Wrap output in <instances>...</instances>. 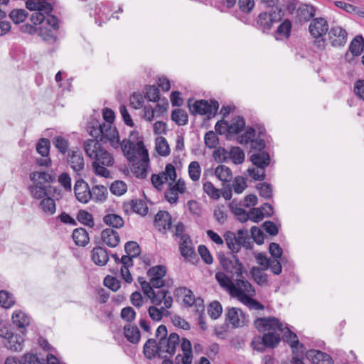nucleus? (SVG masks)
I'll use <instances>...</instances> for the list:
<instances>
[{
  "label": "nucleus",
  "mask_w": 364,
  "mask_h": 364,
  "mask_svg": "<svg viewBox=\"0 0 364 364\" xmlns=\"http://www.w3.org/2000/svg\"><path fill=\"white\" fill-rule=\"evenodd\" d=\"M53 0H28L26 8L36 12L31 15V21L40 26L37 28L38 35L45 41L54 38V31L58 28V18L50 15L53 11Z\"/></svg>",
  "instance_id": "1"
},
{
  "label": "nucleus",
  "mask_w": 364,
  "mask_h": 364,
  "mask_svg": "<svg viewBox=\"0 0 364 364\" xmlns=\"http://www.w3.org/2000/svg\"><path fill=\"white\" fill-rule=\"evenodd\" d=\"M167 334V328L164 325H160L156 331L155 337L158 341L159 357L171 358L181 343L183 354L181 358L182 363L191 364L193 355L191 342L186 338L181 341L179 336L176 333H172L168 336Z\"/></svg>",
  "instance_id": "2"
},
{
  "label": "nucleus",
  "mask_w": 364,
  "mask_h": 364,
  "mask_svg": "<svg viewBox=\"0 0 364 364\" xmlns=\"http://www.w3.org/2000/svg\"><path fill=\"white\" fill-rule=\"evenodd\" d=\"M83 149L86 155L93 160L92 167L97 176L104 178L110 176V171L107 167L112 166L114 159L111 153L104 149L99 141L87 139L84 141Z\"/></svg>",
  "instance_id": "3"
},
{
  "label": "nucleus",
  "mask_w": 364,
  "mask_h": 364,
  "mask_svg": "<svg viewBox=\"0 0 364 364\" xmlns=\"http://www.w3.org/2000/svg\"><path fill=\"white\" fill-rule=\"evenodd\" d=\"M237 277L230 295L237 298L250 309L263 310L264 306L252 299L255 295V290L252 285L243 276Z\"/></svg>",
  "instance_id": "4"
},
{
  "label": "nucleus",
  "mask_w": 364,
  "mask_h": 364,
  "mask_svg": "<svg viewBox=\"0 0 364 364\" xmlns=\"http://www.w3.org/2000/svg\"><path fill=\"white\" fill-rule=\"evenodd\" d=\"M88 132L94 139L109 143L110 146L117 149L120 146L119 136L117 129L112 124L95 122L88 127Z\"/></svg>",
  "instance_id": "5"
},
{
  "label": "nucleus",
  "mask_w": 364,
  "mask_h": 364,
  "mask_svg": "<svg viewBox=\"0 0 364 364\" xmlns=\"http://www.w3.org/2000/svg\"><path fill=\"white\" fill-rule=\"evenodd\" d=\"M136 135V133H132L129 139H124L120 141L119 148H121L124 156L130 162H135L138 158L141 157L142 151H148L142 141H134Z\"/></svg>",
  "instance_id": "6"
},
{
  "label": "nucleus",
  "mask_w": 364,
  "mask_h": 364,
  "mask_svg": "<svg viewBox=\"0 0 364 364\" xmlns=\"http://www.w3.org/2000/svg\"><path fill=\"white\" fill-rule=\"evenodd\" d=\"M255 328L264 334H272L278 337V344L280 343V333L284 329V323L274 316L257 318L255 322Z\"/></svg>",
  "instance_id": "7"
},
{
  "label": "nucleus",
  "mask_w": 364,
  "mask_h": 364,
  "mask_svg": "<svg viewBox=\"0 0 364 364\" xmlns=\"http://www.w3.org/2000/svg\"><path fill=\"white\" fill-rule=\"evenodd\" d=\"M141 287L153 304L161 305L163 303L167 308L172 306L173 298L168 291L161 290L156 293L153 289L152 285L146 281H143L141 283Z\"/></svg>",
  "instance_id": "8"
},
{
  "label": "nucleus",
  "mask_w": 364,
  "mask_h": 364,
  "mask_svg": "<svg viewBox=\"0 0 364 364\" xmlns=\"http://www.w3.org/2000/svg\"><path fill=\"white\" fill-rule=\"evenodd\" d=\"M245 127L242 117L237 116L231 120H222L215 124V130L220 134L227 133L228 135H235L242 132Z\"/></svg>",
  "instance_id": "9"
},
{
  "label": "nucleus",
  "mask_w": 364,
  "mask_h": 364,
  "mask_svg": "<svg viewBox=\"0 0 364 364\" xmlns=\"http://www.w3.org/2000/svg\"><path fill=\"white\" fill-rule=\"evenodd\" d=\"M246 234L247 232L242 230H238L237 236L232 232H226L225 241L228 247L233 252H238L242 245L247 249L251 248L252 244Z\"/></svg>",
  "instance_id": "10"
},
{
  "label": "nucleus",
  "mask_w": 364,
  "mask_h": 364,
  "mask_svg": "<svg viewBox=\"0 0 364 364\" xmlns=\"http://www.w3.org/2000/svg\"><path fill=\"white\" fill-rule=\"evenodd\" d=\"M188 105L192 114H205L208 117L214 116L219 107V105L216 101H210V102H208L205 100H197L193 102H192V100H189L188 101Z\"/></svg>",
  "instance_id": "11"
},
{
  "label": "nucleus",
  "mask_w": 364,
  "mask_h": 364,
  "mask_svg": "<svg viewBox=\"0 0 364 364\" xmlns=\"http://www.w3.org/2000/svg\"><path fill=\"white\" fill-rule=\"evenodd\" d=\"M309 29L311 35L313 37L318 39L317 41H316L318 47L323 48L324 41L323 40L322 37L328 30V24L327 21L323 18H314L309 24Z\"/></svg>",
  "instance_id": "12"
},
{
  "label": "nucleus",
  "mask_w": 364,
  "mask_h": 364,
  "mask_svg": "<svg viewBox=\"0 0 364 364\" xmlns=\"http://www.w3.org/2000/svg\"><path fill=\"white\" fill-rule=\"evenodd\" d=\"M282 18L281 10L275 8L270 12H263L258 16L257 24L263 31H267L272 28L274 23L279 22Z\"/></svg>",
  "instance_id": "13"
},
{
  "label": "nucleus",
  "mask_w": 364,
  "mask_h": 364,
  "mask_svg": "<svg viewBox=\"0 0 364 364\" xmlns=\"http://www.w3.org/2000/svg\"><path fill=\"white\" fill-rule=\"evenodd\" d=\"M278 346V337L272 334H264L262 336H255L251 346L259 352L264 351L266 348H274Z\"/></svg>",
  "instance_id": "14"
},
{
  "label": "nucleus",
  "mask_w": 364,
  "mask_h": 364,
  "mask_svg": "<svg viewBox=\"0 0 364 364\" xmlns=\"http://www.w3.org/2000/svg\"><path fill=\"white\" fill-rule=\"evenodd\" d=\"M186 191V182L183 179L179 178L175 182L168 183V188L165 192V198L168 203L174 204L177 203L179 194H183Z\"/></svg>",
  "instance_id": "15"
},
{
  "label": "nucleus",
  "mask_w": 364,
  "mask_h": 364,
  "mask_svg": "<svg viewBox=\"0 0 364 364\" xmlns=\"http://www.w3.org/2000/svg\"><path fill=\"white\" fill-rule=\"evenodd\" d=\"M220 264L225 271L237 277H242L243 273L246 272L242 264L235 255L220 258Z\"/></svg>",
  "instance_id": "16"
},
{
  "label": "nucleus",
  "mask_w": 364,
  "mask_h": 364,
  "mask_svg": "<svg viewBox=\"0 0 364 364\" xmlns=\"http://www.w3.org/2000/svg\"><path fill=\"white\" fill-rule=\"evenodd\" d=\"M50 141L43 138L36 144V151L41 155V158H36V163L41 166H50L51 160L49 157Z\"/></svg>",
  "instance_id": "17"
},
{
  "label": "nucleus",
  "mask_w": 364,
  "mask_h": 364,
  "mask_svg": "<svg viewBox=\"0 0 364 364\" xmlns=\"http://www.w3.org/2000/svg\"><path fill=\"white\" fill-rule=\"evenodd\" d=\"M91 189L82 179L77 180L74 186L76 199L82 203H87L92 199Z\"/></svg>",
  "instance_id": "18"
},
{
  "label": "nucleus",
  "mask_w": 364,
  "mask_h": 364,
  "mask_svg": "<svg viewBox=\"0 0 364 364\" xmlns=\"http://www.w3.org/2000/svg\"><path fill=\"white\" fill-rule=\"evenodd\" d=\"M137 159L139 161L133 164V173L137 178H144L147 176L149 167L148 151H142V156Z\"/></svg>",
  "instance_id": "19"
},
{
  "label": "nucleus",
  "mask_w": 364,
  "mask_h": 364,
  "mask_svg": "<svg viewBox=\"0 0 364 364\" xmlns=\"http://www.w3.org/2000/svg\"><path fill=\"white\" fill-rule=\"evenodd\" d=\"M227 319L234 327H242L247 323V318L243 311L235 307L230 308L227 312Z\"/></svg>",
  "instance_id": "20"
},
{
  "label": "nucleus",
  "mask_w": 364,
  "mask_h": 364,
  "mask_svg": "<svg viewBox=\"0 0 364 364\" xmlns=\"http://www.w3.org/2000/svg\"><path fill=\"white\" fill-rule=\"evenodd\" d=\"M329 39L333 46H343L347 41V33L339 26H333L329 31Z\"/></svg>",
  "instance_id": "21"
},
{
  "label": "nucleus",
  "mask_w": 364,
  "mask_h": 364,
  "mask_svg": "<svg viewBox=\"0 0 364 364\" xmlns=\"http://www.w3.org/2000/svg\"><path fill=\"white\" fill-rule=\"evenodd\" d=\"M306 356L313 364H333L331 357L320 350H310L306 352Z\"/></svg>",
  "instance_id": "22"
},
{
  "label": "nucleus",
  "mask_w": 364,
  "mask_h": 364,
  "mask_svg": "<svg viewBox=\"0 0 364 364\" xmlns=\"http://www.w3.org/2000/svg\"><path fill=\"white\" fill-rule=\"evenodd\" d=\"M179 249L181 255L186 259L191 260L196 256L192 241L188 235H183L179 241Z\"/></svg>",
  "instance_id": "23"
},
{
  "label": "nucleus",
  "mask_w": 364,
  "mask_h": 364,
  "mask_svg": "<svg viewBox=\"0 0 364 364\" xmlns=\"http://www.w3.org/2000/svg\"><path fill=\"white\" fill-rule=\"evenodd\" d=\"M154 224L159 231H166L171 227V218L166 211H159L155 216Z\"/></svg>",
  "instance_id": "24"
},
{
  "label": "nucleus",
  "mask_w": 364,
  "mask_h": 364,
  "mask_svg": "<svg viewBox=\"0 0 364 364\" xmlns=\"http://www.w3.org/2000/svg\"><path fill=\"white\" fill-rule=\"evenodd\" d=\"M101 238L103 243L109 247H115L120 241L118 232L110 228H107L101 232Z\"/></svg>",
  "instance_id": "25"
},
{
  "label": "nucleus",
  "mask_w": 364,
  "mask_h": 364,
  "mask_svg": "<svg viewBox=\"0 0 364 364\" xmlns=\"http://www.w3.org/2000/svg\"><path fill=\"white\" fill-rule=\"evenodd\" d=\"M32 184L46 186L55 180V178L50 173L45 171H34L30 174Z\"/></svg>",
  "instance_id": "26"
},
{
  "label": "nucleus",
  "mask_w": 364,
  "mask_h": 364,
  "mask_svg": "<svg viewBox=\"0 0 364 364\" xmlns=\"http://www.w3.org/2000/svg\"><path fill=\"white\" fill-rule=\"evenodd\" d=\"M5 337L6 338L5 346L8 349L12 351H21L23 349V339L21 336L13 335L6 331Z\"/></svg>",
  "instance_id": "27"
},
{
  "label": "nucleus",
  "mask_w": 364,
  "mask_h": 364,
  "mask_svg": "<svg viewBox=\"0 0 364 364\" xmlns=\"http://www.w3.org/2000/svg\"><path fill=\"white\" fill-rule=\"evenodd\" d=\"M68 161L72 169L75 172L80 171L84 168V158L79 151H72L68 155Z\"/></svg>",
  "instance_id": "28"
},
{
  "label": "nucleus",
  "mask_w": 364,
  "mask_h": 364,
  "mask_svg": "<svg viewBox=\"0 0 364 364\" xmlns=\"http://www.w3.org/2000/svg\"><path fill=\"white\" fill-rule=\"evenodd\" d=\"M160 305H153L149 306L148 309V313L150 318L154 321H160L164 316H168L169 315V312L167 308L164 304V306L159 308Z\"/></svg>",
  "instance_id": "29"
},
{
  "label": "nucleus",
  "mask_w": 364,
  "mask_h": 364,
  "mask_svg": "<svg viewBox=\"0 0 364 364\" xmlns=\"http://www.w3.org/2000/svg\"><path fill=\"white\" fill-rule=\"evenodd\" d=\"M92 259L97 265H105L109 259L107 250L101 247H95L92 251Z\"/></svg>",
  "instance_id": "30"
},
{
  "label": "nucleus",
  "mask_w": 364,
  "mask_h": 364,
  "mask_svg": "<svg viewBox=\"0 0 364 364\" xmlns=\"http://www.w3.org/2000/svg\"><path fill=\"white\" fill-rule=\"evenodd\" d=\"M73 238L75 244L78 246H85L88 244L90 238L88 233L84 228H76L73 232Z\"/></svg>",
  "instance_id": "31"
},
{
  "label": "nucleus",
  "mask_w": 364,
  "mask_h": 364,
  "mask_svg": "<svg viewBox=\"0 0 364 364\" xmlns=\"http://www.w3.org/2000/svg\"><path fill=\"white\" fill-rule=\"evenodd\" d=\"M214 174L222 182H229L232 178L230 168L225 165H219L214 170Z\"/></svg>",
  "instance_id": "32"
},
{
  "label": "nucleus",
  "mask_w": 364,
  "mask_h": 364,
  "mask_svg": "<svg viewBox=\"0 0 364 364\" xmlns=\"http://www.w3.org/2000/svg\"><path fill=\"white\" fill-rule=\"evenodd\" d=\"M251 161L258 168H264L269 165L270 158L267 153L262 151L252 154Z\"/></svg>",
  "instance_id": "33"
},
{
  "label": "nucleus",
  "mask_w": 364,
  "mask_h": 364,
  "mask_svg": "<svg viewBox=\"0 0 364 364\" xmlns=\"http://www.w3.org/2000/svg\"><path fill=\"white\" fill-rule=\"evenodd\" d=\"M159 174L161 180H163L164 183H167L168 186L171 182H175L177 178L175 166L171 164H167L164 171Z\"/></svg>",
  "instance_id": "34"
},
{
  "label": "nucleus",
  "mask_w": 364,
  "mask_h": 364,
  "mask_svg": "<svg viewBox=\"0 0 364 364\" xmlns=\"http://www.w3.org/2000/svg\"><path fill=\"white\" fill-rule=\"evenodd\" d=\"M144 353L149 359L159 356L158 341L154 339H149L144 346Z\"/></svg>",
  "instance_id": "35"
},
{
  "label": "nucleus",
  "mask_w": 364,
  "mask_h": 364,
  "mask_svg": "<svg viewBox=\"0 0 364 364\" xmlns=\"http://www.w3.org/2000/svg\"><path fill=\"white\" fill-rule=\"evenodd\" d=\"M103 222L108 226L114 228H121L124 226L123 218L117 214L110 213L104 216Z\"/></svg>",
  "instance_id": "36"
},
{
  "label": "nucleus",
  "mask_w": 364,
  "mask_h": 364,
  "mask_svg": "<svg viewBox=\"0 0 364 364\" xmlns=\"http://www.w3.org/2000/svg\"><path fill=\"white\" fill-rule=\"evenodd\" d=\"M124 334L127 339L132 343H137L141 338L140 331L135 326H124Z\"/></svg>",
  "instance_id": "37"
},
{
  "label": "nucleus",
  "mask_w": 364,
  "mask_h": 364,
  "mask_svg": "<svg viewBox=\"0 0 364 364\" xmlns=\"http://www.w3.org/2000/svg\"><path fill=\"white\" fill-rule=\"evenodd\" d=\"M264 270L259 267H253L250 269V274L253 280L259 285L263 286L268 284L267 274L264 272Z\"/></svg>",
  "instance_id": "38"
},
{
  "label": "nucleus",
  "mask_w": 364,
  "mask_h": 364,
  "mask_svg": "<svg viewBox=\"0 0 364 364\" xmlns=\"http://www.w3.org/2000/svg\"><path fill=\"white\" fill-rule=\"evenodd\" d=\"M291 23L289 20H284L277 28L275 38L277 40L287 38L291 33Z\"/></svg>",
  "instance_id": "39"
},
{
  "label": "nucleus",
  "mask_w": 364,
  "mask_h": 364,
  "mask_svg": "<svg viewBox=\"0 0 364 364\" xmlns=\"http://www.w3.org/2000/svg\"><path fill=\"white\" fill-rule=\"evenodd\" d=\"M90 193L94 200L100 202L105 200L108 193L107 187L103 185L92 186Z\"/></svg>",
  "instance_id": "40"
},
{
  "label": "nucleus",
  "mask_w": 364,
  "mask_h": 364,
  "mask_svg": "<svg viewBox=\"0 0 364 364\" xmlns=\"http://www.w3.org/2000/svg\"><path fill=\"white\" fill-rule=\"evenodd\" d=\"M176 294L177 295H183V302L188 306H193L196 301H202L199 299L196 301L192 291L185 287H179L176 289Z\"/></svg>",
  "instance_id": "41"
},
{
  "label": "nucleus",
  "mask_w": 364,
  "mask_h": 364,
  "mask_svg": "<svg viewBox=\"0 0 364 364\" xmlns=\"http://www.w3.org/2000/svg\"><path fill=\"white\" fill-rule=\"evenodd\" d=\"M12 321L18 328H25L28 326L30 320L25 313L16 311L12 315Z\"/></svg>",
  "instance_id": "42"
},
{
  "label": "nucleus",
  "mask_w": 364,
  "mask_h": 364,
  "mask_svg": "<svg viewBox=\"0 0 364 364\" xmlns=\"http://www.w3.org/2000/svg\"><path fill=\"white\" fill-rule=\"evenodd\" d=\"M364 50V41L362 36H356L349 46V50L355 56L360 55Z\"/></svg>",
  "instance_id": "43"
},
{
  "label": "nucleus",
  "mask_w": 364,
  "mask_h": 364,
  "mask_svg": "<svg viewBox=\"0 0 364 364\" xmlns=\"http://www.w3.org/2000/svg\"><path fill=\"white\" fill-rule=\"evenodd\" d=\"M215 279L220 285L225 288L230 294H231L234 283L232 280L224 273V272H217L215 274Z\"/></svg>",
  "instance_id": "44"
},
{
  "label": "nucleus",
  "mask_w": 364,
  "mask_h": 364,
  "mask_svg": "<svg viewBox=\"0 0 364 364\" xmlns=\"http://www.w3.org/2000/svg\"><path fill=\"white\" fill-rule=\"evenodd\" d=\"M188 173L189 178L193 182L198 181L201 176V168L199 163L196 161L191 162L188 167Z\"/></svg>",
  "instance_id": "45"
},
{
  "label": "nucleus",
  "mask_w": 364,
  "mask_h": 364,
  "mask_svg": "<svg viewBox=\"0 0 364 364\" xmlns=\"http://www.w3.org/2000/svg\"><path fill=\"white\" fill-rule=\"evenodd\" d=\"M155 149L159 154L166 156L170 154V148L166 139L162 136L156 139Z\"/></svg>",
  "instance_id": "46"
},
{
  "label": "nucleus",
  "mask_w": 364,
  "mask_h": 364,
  "mask_svg": "<svg viewBox=\"0 0 364 364\" xmlns=\"http://www.w3.org/2000/svg\"><path fill=\"white\" fill-rule=\"evenodd\" d=\"M39 206L41 210L48 215L54 214L56 210L55 201L50 197H46L42 199L40 202Z\"/></svg>",
  "instance_id": "47"
},
{
  "label": "nucleus",
  "mask_w": 364,
  "mask_h": 364,
  "mask_svg": "<svg viewBox=\"0 0 364 364\" xmlns=\"http://www.w3.org/2000/svg\"><path fill=\"white\" fill-rule=\"evenodd\" d=\"M171 119L178 125H185L188 122V114L185 110L175 109L172 111Z\"/></svg>",
  "instance_id": "48"
},
{
  "label": "nucleus",
  "mask_w": 364,
  "mask_h": 364,
  "mask_svg": "<svg viewBox=\"0 0 364 364\" xmlns=\"http://www.w3.org/2000/svg\"><path fill=\"white\" fill-rule=\"evenodd\" d=\"M298 16L301 21H308L315 15L313 6L303 4L298 9Z\"/></svg>",
  "instance_id": "49"
},
{
  "label": "nucleus",
  "mask_w": 364,
  "mask_h": 364,
  "mask_svg": "<svg viewBox=\"0 0 364 364\" xmlns=\"http://www.w3.org/2000/svg\"><path fill=\"white\" fill-rule=\"evenodd\" d=\"M228 156L235 164H242L245 160V154L240 147H232L228 151Z\"/></svg>",
  "instance_id": "50"
},
{
  "label": "nucleus",
  "mask_w": 364,
  "mask_h": 364,
  "mask_svg": "<svg viewBox=\"0 0 364 364\" xmlns=\"http://www.w3.org/2000/svg\"><path fill=\"white\" fill-rule=\"evenodd\" d=\"M203 190L212 199L218 200L220 197V190L210 181L203 182Z\"/></svg>",
  "instance_id": "51"
},
{
  "label": "nucleus",
  "mask_w": 364,
  "mask_h": 364,
  "mask_svg": "<svg viewBox=\"0 0 364 364\" xmlns=\"http://www.w3.org/2000/svg\"><path fill=\"white\" fill-rule=\"evenodd\" d=\"M131 207L134 213L141 215H146L149 210L146 203L141 200H132Z\"/></svg>",
  "instance_id": "52"
},
{
  "label": "nucleus",
  "mask_w": 364,
  "mask_h": 364,
  "mask_svg": "<svg viewBox=\"0 0 364 364\" xmlns=\"http://www.w3.org/2000/svg\"><path fill=\"white\" fill-rule=\"evenodd\" d=\"M46 187L31 184L29 187L31 195L36 199H43L47 196Z\"/></svg>",
  "instance_id": "53"
},
{
  "label": "nucleus",
  "mask_w": 364,
  "mask_h": 364,
  "mask_svg": "<svg viewBox=\"0 0 364 364\" xmlns=\"http://www.w3.org/2000/svg\"><path fill=\"white\" fill-rule=\"evenodd\" d=\"M27 16L28 12L25 9H14L9 14L11 19L16 24L23 22Z\"/></svg>",
  "instance_id": "54"
},
{
  "label": "nucleus",
  "mask_w": 364,
  "mask_h": 364,
  "mask_svg": "<svg viewBox=\"0 0 364 364\" xmlns=\"http://www.w3.org/2000/svg\"><path fill=\"white\" fill-rule=\"evenodd\" d=\"M110 191L116 196H122L127 192V186L122 181H116L111 184Z\"/></svg>",
  "instance_id": "55"
},
{
  "label": "nucleus",
  "mask_w": 364,
  "mask_h": 364,
  "mask_svg": "<svg viewBox=\"0 0 364 364\" xmlns=\"http://www.w3.org/2000/svg\"><path fill=\"white\" fill-rule=\"evenodd\" d=\"M223 311V307L221 304L217 301H215L212 302L208 309V315L213 318V319H217L220 317Z\"/></svg>",
  "instance_id": "56"
},
{
  "label": "nucleus",
  "mask_w": 364,
  "mask_h": 364,
  "mask_svg": "<svg viewBox=\"0 0 364 364\" xmlns=\"http://www.w3.org/2000/svg\"><path fill=\"white\" fill-rule=\"evenodd\" d=\"M166 273V267L161 265L153 267L148 271V275L150 278H156L161 279H164Z\"/></svg>",
  "instance_id": "57"
},
{
  "label": "nucleus",
  "mask_w": 364,
  "mask_h": 364,
  "mask_svg": "<svg viewBox=\"0 0 364 364\" xmlns=\"http://www.w3.org/2000/svg\"><path fill=\"white\" fill-rule=\"evenodd\" d=\"M53 144L62 154L67 152L69 147L68 141L61 136H57L53 139Z\"/></svg>",
  "instance_id": "58"
},
{
  "label": "nucleus",
  "mask_w": 364,
  "mask_h": 364,
  "mask_svg": "<svg viewBox=\"0 0 364 364\" xmlns=\"http://www.w3.org/2000/svg\"><path fill=\"white\" fill-rule=\"evenodd\" d=\"M77 219L81 223L92 227L94 225V220L92 215L85 210H80L77 215Z\"/></svg>",
  "instance_id": "59"
},
{
  "label": "nucleus",
  "mask_w": 364,
  "mask_h": 364,
  "mask_svg": "<svg viewBox=\"0 0 364 364\" xmlns=\"http://www.w3.org/2000/svg\"><path fill=\"white\" fill-rule=\"evenodd\" d=\"M257 188L261 197L269 199L272 196V188L270 184L262 183L257 185Z\"/></svg>",
  "instance_id": "60"
},
{
  "label": "nucleus",
  "mask_w": 364,
  "mask_h": 364,
  "mask_svg": "<svg viewBox=\"0 0 364 364\" xmlns=\"http://www.w3.org/2000/svg\"><path fill=\"white\" fill-rule=\"evenodd\" d=\"M233 190L236 193H242L247 187L246 180L242 176H237L232 183Z\"/></svg>",
  "instance_id": "61"
},
{
  "label": "nucleus",
  "mask_w": 364,
  "mask_h": 364,
  "mask_svg": "<svg viewBox=\"0 0 364 364\" xmlns=\"http://www.w3.org/2000/svg\"><path fill=\"white\" fill-rule=\"evenodd\" d=\"M214 218L220 224H224L227 220V213L224 206H217L214 210Z\"/></svg>",
  "instance_id": "62"
},
{
  "label": "nucleus",
  "mask_w": 364,
  "mask_h": 364,
  "mask_svg": "<svg viewBox=\"0 0 364 364\" xmlns=\"http://www.w3.org/2000/svg\"><path fill=\"white\" fill-rule=\"evenodd\" d=\"M14 304L12 296L7 291H0V304L4 308H10Z\"/></svg>",
  "instance_id": "63"
},
{
  "label": "nucleus",
  "mask_w": 364,
  "mask_h": 364,
  "mask_svg": "<svg viewBox=\"0 0 364 364\" xmlns=\"http://www.w3.org/2000/svg\"><path fill=\"white\" fill-rule=\"evenodd\" d=\"M124 250L127 255L137 257L140 254V248L136 242L130 241L126 243Z\"/></svg>",
  "instance_id": "64"
}]
</instances>
